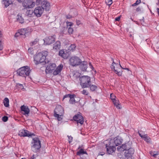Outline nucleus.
<instances>
[{"label": "nucleus", "mask_w": 159, "mask_h": 159, "mask_svg": "<svg viewBox=\"0 0 159 159\" xmlns=\"http://www.w3.org/2000/svg\"><path fill=\"white\" fill-rule=\"evenodd\" d=\"M22 4L23 6L26 8H31L34 6L35 2L33 1H27V2H23Z\"/></svg>", "instance_id": "2eb2a0df"}, {"label": "nucleus", "mask_w": 159, "mask_h": 159, "mask_svg": "<svg viewBox=\"0 0 159 159\" xmlns=\"http://www.w3.org/2000/svg\"><path fill=\"white\" fill-rule=\"evenodd\" d=\"M105 2L107 5L110 6L112 3V0H105Z\"/></svg>", "instance_id": "72a5a7b5"}, {"label": "nucleus", "mask_w": 159, "mask_h": 159, "mask_svg": "<svg viewBox=\"0 0 159 159\" xmlns=\"http://www.w3.org/2000/svg\"><path fill=\"white\" fill-rule=\"evenodd\" d=\"M80 83L83 88L89 87L91 83L90 77L88 76H83L80 78Z\"/></svg>", "instance_id": "f03ea898"}, {"label": "nucleus", "mask_w": 159, "mask_h": 159, "mask_svg": "<svg viewBox=\"0 0 159 159\" xmlns=\"http://www.w3.org/2000/svg\"><path fill=\"white\" fill-rule=\"evenodd\" d=\"M34 135L33 133L29 132L26 130L21 129L19 131V135L20 137H31L32 135Z\"/></svg>", "instance_id": "9d476101"}, {"label": "nucleus", "mask_w": 159, "mask_h": 159, "mask_svg": "<svg viewBox=\"0 0 159 159\" xmlns=\"http://www.w3.org/2000/svg\"><path fill=\"white\" fill-rule=\"evenodd\" d=\"M123 69H126L128 70H129V68H123Z\"/></svg>", "instance_id": "052dcab7"}, {"label": "nucleus", "mask_w": 159, "mask_h": 159, "mask_svg": "<svg viewBox=\"0 0 159 159\" xmlns=\"http://www.w3.org/2000/svg\"><path fill=\"white\" fill-rule=\"evenodd\" d=\"M61 47V42L59 41H57L53 45V49L56 50H58L60 49Z\"/></svg>", "instance_id": "5701e85b"}, {"label": "nucleus", "mask_w": 159, "mask_h": 159, "mask_svg": "<svg viewBox=\"0 0 159 159\" xmlns=\"http://www.w3.org/2000/svg\"><path fill=\"white\" fill-rule=\"evenodd\" d=\"M3 102L5 107H8L9 106V100L8 98H5Z\"/></svg>", "instance_id": "bb28decb"}, {"label": "nucleus", "mask_w": 159, "mask_h": 159, "mask_svg": "<svg viewBox=\"0 0 159 159\" xmlns=\"http://www.w3.org/2000/svg\"><path fill=\"white\" fill-rule=\"evenodd\" d=\"M89 65L91 67H93L92 65L91 64V63H89Z\"/></svg>", "instance_id": "680f3d73"}, {"label": "nucleus", "mask_w": 159, "mask_h": 159, "mask_svg": "<svg viewBox=\"0 0 159 159\" xmlns=\"http://www.w3.org/2000/svg\"><path fill=\"white\" fill-rule=\"evenodd\" d=\"M120 16H119L117 17H116L115 18V20L116 21H119L120 20Z\"/></svg>", "instance_id": "09e8293b"}, {"label": "nucleus", "mask_w": 159, "mask_h": 159, "mask_svg": "<svg viewBox=\"0 0 159 159\" xmlns=\"http://www.w3.org/2000/svg\"><path fill=\"white\" fill-rule=\"evenodd\" d=\"M112 60L113 61V62L111 66V69H113L115 71V73L117 74L118 76H121L122 75V69L123 68L122 67L120 64H116L113 61V59H112Z\"/></svg>", "instance_id": "39448f33"}, {"label": "nucleus", "mask_w": 159, "mask_h": 159, "mask_svg": "<svg viewBox=\"0 0 159 159\" xmlns=\"http://www.w3.org/2000/svg\"><path fill=\"white\" fill-rule=\"evenodd\" d=\"M37 41L36 40H34V41L30 43V45L31 46H33L35 44H36L37 43Z\"/></svg>", "instance_id": "a19ab883"}, {"label": "nucleus", "mask_w": 159, "mask_h": 159, "mask_svg": "<svg viewBox=\"0 0 159 159\" xmlns=\"http://www.w3.org/2000/svg\"><path fill=\"white\" fill-rule=\"evenodd\" d=\"M131 147V144L129 142L123 144L121 146H118L117 147V150L120 152H123L127 149L128 148H130Z\"/></svg>", "instance_id": "6e6552de"}, {"label": "nucleus", "mask_w": 159, "mask_h": 159, "mask_svg": "<svg viewBox=\"0 0 159 159\" xmlns=\"http://www.w3.org/2000/svg\"><path fill=\"white\" fill-rule=\"evenodd\" d=\"M63 66L61 65L59 66L53 72V74L54 75H56L59 74L63 68Z\"/></svg>", "instance_id": "4be33fe9"}, {"label": "nucleus", "mask_w": 159, "mask_h": 159, "mask_svg": "<svg viewBox=\"0 0 159 159\" xmlns=\"http://www.w3.org/2000/svg\"><path fill=\"white\" fill-rule=\"evenodd\" d=\"M26 33V30L25 29H20L19 32L16 33L15 36V37H18L19 35H21V37L25 38V34Z\"/></svg>", "instance_id": "a211bd4d"}, {"label": "nucleus", "mask_w": 159, "mask_h": 159, "mask_svg": "<svg viewBox=\"0 0 159 159\" xmlns=\"http://www.w3.org/2000/svg\"><path fill=\"white\" fill-rule=\"evenodd\" d=\"M73 119L77 122V124L80 123L81 125H82L84 123V120L83 119V117L80 115L77 114L75 115L73 117Z\"/></svg>", "instance_id": "f8f14e48"}, {"label": "nucleus", "mask_w": 159, "mask_h": 159, "mask_svg": "<svg viewBox=\"0 0 159 159\" xmlns=\"http://www.w3.org/2000/svg\"><path fill=\"white\" fill-rule=\"evenodd\" d=\"M141 2V0H137L135 3L132 5V6H135L139 5Z\"/></svg>", "instance_id": "f704fd0d"}, {"label": "nucleus", "mask_w": 159, "mask_h": 159, "mask_svg": "<svg viewBox=\"0 0 159 159\" xmlns=\"http://www.w3.org/2000/svg\"><path fill=\"white\" fill-rule=\"evenodd\" d=\"M73 29L72 28H70V27H69L68 28V32L70 34H72V33H73Z\"/></svg>", "instance_id": "58836bf2"}, {"label": "nucleus", "mask_w": 159, "mask_h": 159, "mask_svg": "<svg viewBox=\"0 0 159 159\" xmlns=\"http://www.w3.org/2000/svg\"><path fill=\"white\" fill-rule=\"evenodd\" d=\"M87 62L86 61H82L80 64V68L83 71H85L87 68Z\"/></svg>", "instance_id": "aec40b11"}, {"label": "nucleus", "mask_w": 159, "mask_h": 159, "mask_svg": "<svg viewBox=\"0 0 159 159\" xmlns=\"http://www.w3.org/2000/svg\"><path fill=\"white\" fill-rule=\"evenodd\" d=\"M67 136L68 138L69 143H70L72 141L73 137H71V136H69L68 135Z\"/></svg>", "instance_id": "ea45409f"}, {"label": "nucleus", "mask_w": 159, "mask_h": 159, "mask_svg": "<svg viewBox=\"0 0 159 159\" xmlns=\"http://www.w3.org/2000/svg\"><path fill=\"white\" fill-rule=\"evenodd\" d=\"M72 95L69 94H67V95H65L64 96V97H63V99H64L65 98H70V97H71V96Z\"/></svg>", "instance_id": "37998d69"}, {"label": "nucleus", "mask_w": 159, "mask_h": 159, "mask_svg": "<svg viewBox=\"0 0 159 159\" xmlns=\"http://www.w3.org/2000/svg\"><path fill=\"white\" fill-rule=\"evenodd\" d=\"M56 66V65L55 63H50L46 67L45 69L46 73H51L52 70H54Z\"/></svg>", "instance_id": "4468645a"}, {"label": "nucleus", "mask_w": 159, "mask_h": 159, "mask_svg": "<svg viewBox=\"0 0 159 159\" xmlns=\"http://www.w3.org/2000/svg\"><path fill=\"white\" fill-rule=\"evenodd\" d=\"M64 113V111L63 108L61 106L57 107L54 111V115L62 116Z\"/></svg>", "instance_id": "9b49d317"}, {"label": "nucleus", "mask_w": 159, "mask_h": 159, "mask_svg": "<svg viewBox=\"0 0 159 159\" xmlns=\"http://www.w3.org/2000/svg\"><path fill=\"white\" fill-rule=\"evenodd\" d=\"M8 120V117L7 116H4L2 118V120L4 122H6Z\"/></svg>", "instance_id": "4c0bfd02"}, {"label": "nucleus", "mask_w": 159, "mask_h": 159, "mask_svg": "<svg viewBox=\"0 0 159 159\" xmlns=\"http://www.w3.org/2000/svg\"><path fill=\"white\" fill-rule=\"evenodd\" d=\"M41 7L46 11H48L50 9V3L47 1H43L41 3Z\"/></svg>", "instance_id": "dca6fc26"}, {"label": "nucleus", "mask_w": 159, "mask_h": 159, "mask_svg": "<svg viewBox=\"0 0 159 159\" xmlns=\"http://www.w3.org/2000/svg\"><path fill=\"white\" fill-rule=\"evenodd\" d=\"M110 98L111 99V100L113 101H114L115 100V96L113 93H111L110 94Z\"/></svg>", "instance_id": "c9c22d12"}, {"label": "nucleus", "mask_w": 159, "mask_h": 159, "mask_svg": "<svg viewBox=\"0 0 159 159\" xmlns=\"http://www.w3.org/2000/svg\"><path fill=\"white\" fill-rule=\"evenodd\" d=\"M106 148H107V152L109 154H111L113 153L116 150V148L113 146H108V144H106Z\"/></svg>", "instance_id": "6ab92c4d"}, {"label": "nucleus", "mask_w": 159, "mask_h": 159, "mask_svg": "<svg viewBox=\"0 0 159 159\" xmlns=\"http://www.w3.org/2000/svg\"><path fill=\"white\" fill-rule=\"evenodd\" d=\"M72 16L69 15H67L66 16V17L67 19H70L72 18Z\"/></svg>", "instance_id": "8fccbe9b"}, {"label": "nucleus", "mask_w": 159, "mask_h": 159, "mask_svg": "<svg viewBox=\"0 0 159 159\" xmlns=\"http://www.w3.org/2000/svg\"><path fill=\"white\" fill-rule=\"evenodd\" d=\"M3 49V45L2 43L0 40V50H2Z\"/></svg>", "instance_id": "49530a36"}, {"label": "nucleus", "mask_w": 159, "mask_h": 159, "mask_svg": "<svg viewBox=\"0 0 159 159\" xmlns=\"http://www.w3.org/2000/svg\"><path fill=\"white\" fill-rule=\"evenodd\" d=\"M17 20L20 23H22L24 22V19L22 16L20 15H18L17 17Z\"/></svg>", "instance_id": "c85d7f7f"}, {"label": "nucleus", "mask_w": 159, "mask_h": 159, "mask_svg": "<svg viewBox=\"0 0 159 159\" xmlns=\"http://www.w3.org/2000/svg\"><path fill=\"white\" fill-rule=\"evenodd\" d=\"M30 68L29 66H23L20 68L17 71V74L19 76H29L30 72Z\"/></svg>", "instance_id": "20e7f679"}, {"label": "nucleus", "mask_w": 159, "mask_h": 159, "mask_svg": "<svg viewBox=\"0 0 159 159\" xmlns=\"http://www.w3.org/2000/svg\"><path fill=\"white\" fill-rule=\"evenodd\" d=\"M48 55V52L47 51L42 52L39 53L34 57V60L36 65L42 64L43 65L45 64V60L46 57Z\"/></svg>", "instance_id": "f257e3e1"}, {"label": "nucleus", "mask_w": 159, "mask_h": 159, "mask_svg": "<svg viewBox=\"0 0 159 159\" xmlns=\"http://www.w3.org/2000/svg\"><path fill=\"white\" fill-rule=\"evenodd\" d=\"M21 159H26V158H22Z\"/></svg>", "instance_id": "e2e57ef3"}, {"label": "nucleus", "mask_w": 159, "mask_h": 159, "mask_svg": "<svg viewBox=\"0 0 159 159\" xmlns=\"http://www.w3.org/2000/svg\"><path fill=\"white\" fill-rule=\"evenodd\" d=\"M21 110L22 111H24L23 114L26 115H28L30 113V109L28 107L23 105L21 107Z\"/></svg>", "instance_id": "412c9836"}, {"label": "nucleus", "mask_w": 159, "mask_h": 159, "mask_svg": "<svg viewBox=\"0 0 159 159\" xmlns=\"http://www.w3.org/2000/svg\"><path fill=\"white\" fill-rule=\"evenodd\" d=\"M88 154L86 151H84V149L83 148H81L80 149L79 151L77 153V155L80 156L81 154Z\"/></svg>", "instance_id": "a878e982"}, {"label": "nucleus", "mask_w": 159, "mask_h": 159, "mask_svg": "<svg viewBox=\"0 0 159 159\" xmlns=\"http://www.w3.org/2000/svg\"><path fill=\"white\" fill-rule=\"evenodd\" d=\"M42 2V0H36V3L37 5H39Z\"/></svg>", "instance_id": "a18cd8bd"}, {"label": "nucleus", "mask_w": 159, "mask_h": 159, "mask_svg": "<svg viewBox=\"0 0 159 159\" xmlns=\"http://www.w3.org/2000/svg\"><path fill=\"white\" fill-rule=\"evenodd\" d=\"M136 11L137 12H139L141 11V8L139 7H138L136 9Z\"/></svg>", "instance_id": "3c124183"}, {"label": "nucleus", "mask_w": 159, "mask_h": 159, "mask_svg": "<svg viewBox=\"0 0 159 159\" xmlns=\"http://www.w3.org/2000/svg\"><path fill=\"white\" fill-rule=\"evenodd\" d=\"M17 86H18V85L19 86H20V88L21 89H24L23 86V85L22 84H17Z\"/></svg>", "instance_id": "de8ad7c7"}, {"label": "nucleus", "mask_w": 159, "mask_h": 159, "mask_svg": "<svg viewBox=\"0 0 159 159\" xmlns=\"http://www.w3.org/2000/svg\"><path fill=\"white\" fill-rule=\"evenodd\" d=\"M34 155H33L29 159H34Z\"/></svg>", "instance_id": "6e6d98bb"}, {"label": "nucleus", "mask_w": 159, "mask_h": 159, "mask_svg": "<svg viewBox=\"0 0 159 159\" xmlns=\"http://www.w3.org/2000/svg\"><path fill=\"white\" fill-rule=\"evenodd\" d=\"M66 24H67V26H72L73 25V24L71 22H66Z\"/></svg>", "instance_id": "c03bdc74"}, {"label": "nucleus", "mask_w": 159, "mask_h": 159, "mask_svg": "<svg viewBox=\"0 0 159 159\" xmlns=\"http://www.w3.org/2000/svg\"><path fill=\"white\" fill-rule=\"evenodd\" d=\"M44 11L43 9L41 6H39L35 7L34 10V14L37 17L41 16Z\"/></svg>", "instance_id": "1a4fd4ad"}, {"label": "nucleus", "mask_w": 159, "mask_h": 159, "mask_svg": "<svg viewBox=\"0 0 159 159\" xmlns=\"http://www.w3.org/2000/svg\"><path fill=\"white\" fill-rule=\"evenodd\" d=\"M157 13L158 14V15L159 16V8H157Z\"/></svg>", "instance_id": "5fc2aeb1"}, {"label": "nucleus", "mask_w": 159, "mask_h": 159, "mask_svg": "<svg viewBox=\"0 0 159 159\" xmlns=\"http://www.w3.org/2000/svg\"><path fill=\"white\" fill-rule=\"evenodd\" d=\"M89 87H90V90L92 91H95L97 88V86L93 85H91Z\"/></svg>", "instance_id": "7c9ffc66"}, {"label": "nucleus", "mask_w": 159, "mask_h": 159, "mask_svg": "<svg viewBox=\"0 0 159 159\" xmlns=\"http://www.w3.org/2000/svg\"><path fill=\"white\" fill-rule=\"evenodd\" d=\"M55 35L50 36L45 38L44 40V43L46 45H50L54 42Z\"/></svg>", "instance_id": "ddd939ff"}, {"label": "nucleus", "mask_w": 159, "mask_h": 159, "mask_svg": "<svg viewBox=\"0 0 159 159\" xmlns=\"http://www.w3.org/2000/svg\"><path fill=\"white\" fill-rule=\"evenodd\" d=\"M76 46L75 45L73 44H71L69 47V49L70 50H71L72 51H74L75 48H76Z\"/></svg>", "instance_id": "2f4dec72"}, {"label": "nucleus", "mask_w": 159, "mask_h": 159, "mask_svg": "<svg viewBox=\"0 0 159 159\" xmlns=\"http://www.w3.org/2000/svg\"><path fill=\"white\" fill-rule=\"evenodd\" d=\"M139 134V136L142 138H143V137L144 136V135H143L141 134L139 132H138Z\"/></svg>", "instance_id": "603ef678"}, {"label": "nucleus", "mask_w": 159, "mask_h": 159, "mask_svg": "<svg viewBox=\"0 0 159 159\" xmlns=\"http://www.w3.org/2000/svg\"><path fill=\"white\" fill-rule=\"evenodd\" d=\"M113 102L114 105L116 106V108L119 109L121 108L120 107V105L119 103V101H116L115 99L114 100V101H113Z\"/></svg>", "instance_id": "c756f323"}, {"label": "nucleus", "mask_w": 159, "mask_h": 159, "mask_svg": "<svg viewBox=\"0 0 159 159\" xmlns=\"http://www.w3.org/2000/svg\"><path fill=\"white\" fill-rule=\"evenodd\" d=\"M80 148V147L78 148V149Z\"/></svg>", "instance_id": "774afa93"}, {"label": "nucleus", "mask_w": 159, "mask_h": 159, "mask_svg": "<svg viewBox=\"0 0 159 159\" xmlns=\"http://www.w3.org/2000/svg\"><path fill=\"white\" fill-rule=\"evenodd\" d=\"M30 50V48H29V49H28V51H29Z\"/></svg>", "instance_id": "69168bd1"}, {"label": "nucleus", "mask_w": 159, "mask_h": 159, "mask_svg": "<svg viewBox=\"0 0 159 159\" xmlns=\"http://www.w3.org/2000/svg\"><path fill=\"white\" fill-rule=\"evenodd\" d=\"M143 139L145 141L148 143L150 142L151 140V139L149 137L147 136H145V135H144V136L143 138Z\"/></svg>", "instance_id": "473e14b6"}, {"label": "nucleus", "mask_w": 159, "mask_h": 159, "mask_svg": "<svg viewBox=\"0 0 159 159\" xmlns=\"http://www.w3.org/2000/svg\"><path fill=\"white\" fill-rule=\"evenodd\" d=\"M18 1L19 2H24V1H25V0H18Z\"/></svg>", "instance_id": "4d7b16f0"}, {"label": "nucleus", "mask_w": 159, "mask_h": 159, "mask_svg": "<svg viewBox=\"0 0 159 159\" xmlns=\"http://www.w3.org/2000/svg\"><path fill=\"white\" fill-rule=\"evenodd\" d=\"M75 95H72L71 96V97L70 98V99L69 100V102L70 103L73 104L77 102L75 100Z\"/></svg>", "instance_id": "393cba45"}, {"label": "nucleus", "mask_w": 159, "mask_h": 159, "mask_svg": "<svg viewBox=\"0 0 159 159\" xmlns=\"http://www.w3.org/2000/svg\"><path fill=\"white\" fill-rule=\"evenodd\" d=\"M81 62V60L76 56L72 57L69 60L70 64L73 66H78L80 64Z\"/></svg>", "instance_id": "423d86ee"}, {"label": "nucleus", "mask_w": 159, "mask_h": 159, "mask_svg": "<svg viewBox=\"0 0 159 159\" xmlns=\"http://www.w3.org/2000/svg\"><path fill=\"white\" fill-rule=\"evenodd\" d=\"M114 143L116 146H118L122 143V139L120 137H117L114 139Z\"/></svg>", "instance_id": "b1692460"}, {"label": "nucleus", "mask_w": 159, "mask_h": 159, "mask_svg": "<svg viewBox=\"0 0 159 159\" xmlns=\"http://www.w3.org/2000/svg\"><path fill=\"white\" fill-rule=\"evenodd\" d=\"M80 24H81V22H80V21L78 20L76 21V24L78 25H80Z\"/></svg>", "instance_id": "864d4df0"}, {"label": "nucleus", "mask_w": 159, "mask_h": 159, "mask_svg": "<svg viewBox=\"0 0 159 159\" xmlns=\"http://www.w3.org/2000/svg\"><path fill=\"white\" fill-rule=\"evenodd\" d=\"M157 154H154L153 155V156L154 157H156V156L157 155Z\"/></svg>", "instance_id": "bf43d9fd"}, {"label": "nucleus", "mask_w": 159, "mask_h": 159, "mask_svg": "<svg viewBox=\"0 0 159 159\" xmlns=\"http://www.w3.org/2000/svg\"><path fill=\"white\" fill-rule=\"evenodd\" d=\"M59 55L64 59H67L69 56V53L67 52L66 50H61L59 52Z\"/></svg>", "instance_id": "f3484780"}, {"label": "nucleus", "mask_w": 159, "mask_h": 159, "mask_svg": "<svg viewBox=\"0 0 159 159\" xmlns=\"http://www.w3.org/2000/svg\"><path fill=\"white\" fill-rule=\"evenodd\" d=\"M54 116L55 117L57 118V119L59 121H60L62 119V118L61 117V116H58L56 115Z\"/></svg>", "instance_id": "79ce46f5"}, {"label": "nucleus", "mask_w": 159, "mask_h": 159, "mask_svg": "<svg viewBox=\"0 0 159 159\" xmlns=\"http://www.w3.org/2000/svg\"><path fill=\"white\" fill-rule=\"evenodd\" d=\"M34 11L32 10H27L26 14L27 16L29 17H31L34 13Z\"/></svg>", "instance_id": "cd10ccee"}, {"label": "nucleus", "mask_w": 159, "mask_h": 159, "mask_svg": "<svg viewBox=\"0 0 159 159\" xmlns=\"http://www.w3.org/2000/svg\"><path fill=\"white\" fill-rule=\"evenodd\" d=\"M134 152V149L131 148H128L125 152V159H132V156Z\"/></svg>", "instance_id": "0eeeda50"}, {"label": "nucleus", "mask_w": 159, "mask_h": 159, "mask_svg": "<svg viewBox=\"0 0 159 159\" xmlns=\"http://www.w3.org/2000/svg\"><path fill=\"white\" fill-rule=\"evenodd\" d=\"M132 36V35L131 34H130V37H131Z\"/></svg>", "instance_id": "0e129e2a"}, {"label": "nucleus", "mask_w": 159, "mask_h": 159, "mask_svg": "<svg viewBox=\"0 0 159 159\" xmlns=\"http://www.w3.org/2000/svg\"><path fill=\"white\" fill-rule=\"evenodd\" d=\"M104 154H105V153L104 152H102V154L101 153H100V155L102 156V155H104Z\"/></svg>", "instance_id": "13d9d810"}, {"label": "nucleus", "mask_w": 159, "mask_h": 159, "mask_svg": "<svg viewBox=\"0 0 159 159\" xmlns=\"http://www.w3.org/2000/svg\"><path fill=\"white\" fill-rule=\"evenodd\" d=\"M131 20H132V19L131 18Z\"/></svg>", "instance_id": "338daca9"}, {"label": "nucleus", "mask_w": 159, "mask_h": 159, "mask_svg": "<svg viewBox=\"0 0 159 159\" xmlns=\"http://www.w3.org/2000/svg\"><path fill=\"white\" fill-rule=\"evenodd\" d=\"M41 147V142L38 138L33 139V141L31 143V149L34 152H36L39 151Z\"/></svg>", "instance_id": "7ed1b4c3"}, {"label": "nucleus", "mask_w": 159, "mask_h": 159, "mask_svg": "<svg viewBox=\"0 0 159 159\" xmlns=\"http://www.w3.org/2000/svg\"><path fill=\"white\" fill-rule=\"evenodd\" d=\"M82 93L85 95H88L89 93L86 90L84 89L82 91Z\"/></svg>", "instance_id": "e433bc0d"}]
</instances>
